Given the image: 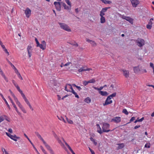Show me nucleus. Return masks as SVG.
<instances>
[{
  "label": "nucleus",
  "instance_id": "obj_14",
  "mask_svg": "<svg viewBox=\"0 0 154 154\" xmlns=\"http://www.w3.org/2000/svg\"><path fill=\"white\" fill-rule=\"evenodd\" d=\"M52 89L55 92H57L58 91H59V87L55 84H54L52 86Z\"/></svg>",
  "mask_w": 154,
  "mask_h": 154
},
{
  "label": "nucleus",
  "instance_id": "obj_21",
  "mask_svg": "<svg viewBox=\"0 0 154 154\" xmlns=\"http://www.w3.org/2000/svg\"><path fill=\"white\" fill-rule=\"evenodd\" d=\"M134 72L135 73H137L140 71V69L139 68V66H135L134 67L133 69Z\"/></svg>",
  "mask_w": 154,
  "mask_h": 154
},
{
  "label": "nucleus",
  "instance_id": "obj_35",
  "mask_svg": "<svg viewBox=\"0 0 154 154\" xmlns=\"http://www.w3.org/2000/svg\"><path fill=\"white\" fill-rule=\"evenodd\" d=\"M65 117H66V119L69 123L70 124H72L73 123V122L72 120L68 119L66 117V116H65Z\"/></svg>",
  "mask_w": 154,
  "mask_h": 154
},
{
  "label": "nucleus",
  "instance_id": "obj_47",
  "mask_svg": "<svg viewBox=\"0 0 154 154\" xmlns=\"http://www.w3.org/2000/svg\"><path fill=\"white\" fill-rule=\"evenodd\" d=\"M16 88H17L18 91H19V92L20 93L21 92H22V90H21L20 89L18 85H17V86H16Z\"/></svg>",
  "mask_w": 154,
  "mask_h": 154
},
{
  "label": "nucleus",
  "instance_id": "obj_22",
  "mask_svg": "<svg viewBox=\"0 0 154 154\" xmlns=\"http://www.w3.org/2000/svg\"><path fill=\"white\" fill-rule=\"evenodd\" d=\"M90 69H85V67H82L80 69H79L78 71L79 72H80L83 71H89Z\"/></svg>",
  "mask_w": 154,
  "mask_h": 154
},
{
  "label": "nucleus",
  "instance_id": "obj_3",
  "mask_svg": "<svg viewBox=\"0 0 154 154\" xmlns=\"http://www.w3.org/2000/svg\"><path fill=\"white\" fill-rule=\"evenodd\" d=\"M109 127V125L107 123H104L103 124L102 127L103 132H107L110 131V130L108 129Z\"/></svg>",
  "mask_w": 154,
  "mask_h": 154
},
{
  "label": "nucleus",
  "instance_id": "obj_6",
  "mask_svg": "<svg viewBox=\"0 0 154 154\" xmlns=\"http://www.w3.org/2000/svg\"><path fill=\"white\" fill-rule=\"evenodd\" d=\"M122 18L128 21L131 24H133V19L130 17L123 16Z\"/></svg>",
  "mask_w": 154,
  "mask_h": 154
},
{
  "label": "nucleus",
  "instance_id": "obj_62",
  "mask_svg": "<svg viewBox=\"0 0 154 154\" xmlns=\"http://www.w3.org/2000/svg\"><path fill=\"white\" fill-rule=\"evenodd\" d=\"M4 51L8 55L9 54V53L8 52L6 48L4 49Z\"/></svg>",
  "mask_w": 154,
  "mask_h": 154
},
{
  "label": "nucleus",
  "instance_id": "obj_16",
  "mask_svg": "<svg viewBox=\"0 0 154 154\" xmlns=\"http://www.w3.org/2000/svg\"><path fill=\"white\" fill-rule=\"evenodd\" d=\"M61 4L63 6L65 9L71 10V8L70 7V6L69 7L67 6L65 3L62 2H61Z\"/></svg>",
  "mask_w": 154,
  "mask_h": 154
},
{
  "label": "nucleus",
  "instance_id": "obj_32",
  "mask_svg": "<svg viewBox=\"0 0 154 154\" xmlns=\"http://www.w3.org/2000/svg\"><path fill=\"white\" fill-rule=\"evenodd\" d=\"M8 98L10 99V100L11 101V103H12L14 107L15 108H16L17 107L15 105V104L14 103V102L12 100L11 98V97L10 96L8 97Z\"/></svg>",
  "mask_w": 154,
  "mask_h": 154
},
{
  "label": "nucleus",
  "instance_id": "obj_15",
  "mask_svg": "<svg viewBox=\"0 0 154 154\" xmlns=\"http://www.w3.org/2000/svg\"><path fill=\"white\" fill-rule=\"evenodd\" d=\"M32 47L30 45H28L27 48V50L28 51V53L29 57L31 56V53L32 52Z\"/></svg>",
  "mask_w": 154,
  "mask_h": 154
},
{
  "label": "nucleus",
  "instance_id": "obj_56",
  "mask_svg": "<svg viewBox=\"0 0 154 154\" xmlns=\"http://www.w3.org/2000/svg\"><path fill=\"white\" fill-rule=\"evenodd\" d=\"M4 119L2 117H0V123L3 121Z\"/></svg>",
  "mask_w": 154,
  "mask_h": 154
},
{
  "label": "nucleus",
  "instance_id": "obj_27",
  "mask_svg": "<svg viewBox=\"0 0 154 154\" xmlns=\"http://www.w3.org/2000/svg\"><path fill=\"white\" fill-rule=\"evenodd\" d=\"M15 72L17 74L18 77H19V79H21V80H22L23 79L21 75L20 74L18 70H17V71H15Z\"/></svg>",
  "mask_w": 154,
  "mask_h": 154
},
{
  "label": "nucleus",
  "instance_id": "obj_60",
  "mask_svg": "<svg viewBox=\"0 0 154 154\" xmlns=\"http://www.w3.org/2000/svg\"><path fill=\"white\" fill-rule=\"evenodd\" d=\"M71 63L70 62H67V63H66L65 64H64V66H68Z\"/></svg>",
  "mask_w": 154,
  "mask_h": 154
},
{
  "label": "nucleus",
  "instance_id": "obj_58",
  "mask_svg": "<svg viewBox=\"0 0 154 154\" xmlns=\"http://www.w3.org/2000/svg\"><path fill=\"white\" fill-rule=\"evenodd\" d=\"M69 88L71 89V91L70 92H71L72 93L73 92H75L71 86H70Z\"/></svg>",
  "mask_w": 154,
  "mask_h": 154
},
{
  "label": "nucleus",
  "instance_id": "obj_11",
  "mask_svg": "<svg viewBox=\"0 0 154 154\" xmlns=\"http://www.w3.org/2000/svg\"><path fill=\"white\" fill-rule=\"evenodd\" d=\"M8 136L15 141H16L18 140H19L20 139V137L17 136L16 135H8Z\"/></svg>",
  "mask_w": 154,
  "mask_h": 154
},
{
  "label": "nucleus",
  "instance_id": "obj_63",
  "mask_svg": "<svg viewBox=\"0 0 154 154\" xmlns=\"http://www.w3.org/2000/svg\"><path fill=\"white\" fill-rule=\"evenodd\" d=\"M5 116V119L8 122H10V119L8 117H7V116Z\"/></svg>",
  "mask_w": 154,
  "mask_h": 154
},
{
  "label": "nucleus",
  "instance_id": "obj_9",
  "mask_svg": "<svg viewBox=\"0 0 154 154\" xmlns=\"http://www.w3.org/2000/svg\"><path fill=\"white\" fill-rule=\"evenodd\" d=\"M55 138L57 139V140L58 141V142L60 144L61 146L64 149L67 151L68 152V150L66 148V147L65 146L64 144L61 141L60 139L57 137H55Z\"/></svg>",
  "mask_w": 154,
  "mask_h": 154
},
{
  "label": "nucleus",
  "instance_id": "obj_55",
  "mask_svg": "<svg viewBox=\"0 0 154 154\" xmlns=\"http://www.w3.org/2000/svg\"><path fill=\"white\" fill-rule=\"evenodd\" d=\"M88 148L92 154H95L94 151L93 150H92V149L91 148H90L89 147Z\"/></svg>",
  "mask_w": 154,
  "mask_h": 154
},
{
  "label": "nucleus",
  "instance_id": "obj_28",
  "mask_svg": "<svg viewBox=\"0 0 154 154\" xmlns=\"http://www.w3.org/2000/svg\"><path fill=\"white\" fill-rule=\"evenodd\" d=\"M84 101L86 103H89L91 102V99L89 97H87L84 100Z\"/></svg>",
  "mask_w": 154,
  "mask_h": 154
},
{
  "label": "nucleus",
  "instance_id": "obj_8",
  "mask_svg": "<svg viewBox=\"0 0 154 154\" xmlns=\"http://www.w3.org/2000/svg\"><path fill=\"white\" fill-rule=\"evenodd\" d=\"M121 121V118L120 117H114L111 119V122H114L116 123H118L120 122Z\"/></svg>",
  "mask_w": 154,
  "mask_h": 154
},
{
  "label": "nucleus",
  "instance_id": "obj_23",
  "mask_svg": "<svg viewBox=\"0 0 154 154\" xmlns=\"http://www.w3.org/2000/svg\"><path fill=\"white\" fill-rule=\"evenodd\" d=\"M117 145L119 146L117 148L118 149H122L123 148L124 146V144L123 143H118L117 144Z\"/></svg>",
  "mask_w": 154,
  "mask_h": 154
},
{
  "label": "nucleus",
  "instance_id": "obj_52",
  "mask_svg": "<svg viewBox=\"0 0 154 154\" xmlns=\"http://www.w3.org/2000/svg\"><path fill=\"white\" fill-rule=\"evenodd\" d=\"M38 138L42 140V141L43 142V143H44V142H46L43 140V139L41 137V135H39Z\"/></svg>",
  "mask_w": 154,
  "mask_h": 154
},
{
  "label": "nucleus",
  "instance_id": "obj_1",
  "mask_svg": "<svg viewBox=\"0 0 154 154\" xmlns=\"http://www.w3.org/2000/svg\"><path fill=\"white\" fill-rule=\"evenodd\" d=\"M116 95V92L112 94L109 96L107 98L106 100H105L104 103H103V105L105 106L111 103L112 101V100H109V101H108V100H109L111 99L112 97H115Z\"/></svg>",
  "mask_w": 154,
  "mask_h": 154
},
{
  "label": "nucleus",
  "instance_id": "obj_50",
  "mask_svg": "<svg viewBox=\"0 0 154 154\" xmlns=\"http://www.w3.org/2000/svg\"><path fill=\"white\" fill-rule=\"evenodd\" d=\"M112 3V2L109 1H107L105 0V2H104V4H110Z\"/></svg>",
  "mask_w": 154,
  "mask_h": 154
},
{
  "label": "nucleus",
  "instance_id": "obj_7",
  "mask_svg": "<svg viewBox=\"0 0 154 154\" xmlns=\"http://www.w3.org/2000/svg\"><path fill=\"white\" fill-rule=\"evenodd\" d=\"M137 45L140 47H142L145 44V41L143 39H140L137 42Z\"/></svg>",
  "mask_w": 154,
  "mask_h": 154
},
{
  "label": "nucleus",
  "instance_id": "obj_41",
  "mask_svg": "<svg viewBox=\"0 0 154 154\" xmlns=\"http://www.w3.org/2000/svg\"><path fill=\"white\" fill-rule=\"evenodd\" d=\"M2 76L4 78L5 80L6 81V82H8V80L7 78L5 76V75L4 74H2Z\"/></svg>",
  "mask_w": 154,
  "mask_h": 154
},
{
  "label": "nucleus",
  "instance_id": "obj_5",
  "mask_svg": "<svg viewBox=\"0 0 154 154\" xmlns=\"http://www.w3.org/2000/svg\"><path fill=\"white\" fill-rule=\"evenodd\" d=\"M133 7H136L139 4L140 2L138 0H130Z\"/></svg>",
  "mask_w": 154,
  "mask_h": 154
},
{
  "label": "nucleus",
  "instance_id": "obj_57",
  "mask_svg": "<svg viewBox=\"0 0 154 154\" xmlns=\"http://www.w3.org/2000/svg\"><path fill=\"white\" fill-rule=\"evenodd\" d=\"M141 133L142 134H143L144 133L145 135H147V133L146 131H144L141 132Z\"/></svg>",
  "mask_w": 154,
  "mask_h": 154
},
{
  "label": "nucleus",
  "instance_id": "obj_29",
  "mask_svg": "<svg viewBox=\"0 0 154 154\" xmlns=\"http://www.w3.org/2000/svg\"><path fill=\"white\" fill-rule=\"evenodd\" d=\"M97 126L98 128H99V129H98L97 130L98 132L100 134H102V131L101 130V129L99 125V124H97Z\"/></svg>",
  "mask_w": 154,
  "mask_h": 154
},
{
  "label": "nucleus",
  "instance_id": "obj_25",
  "mask_svg": "<svg viewBox=\"0 0 154 154\" xmlns=\"http://www.w3.org/2000/svg\"><path fill=\"white\" fill-rule=\"evenodd\" d=\"M54 84H55V82L54 80H51L48 83L49 85L51 87H52V86Z\"/></svg>",
  "mask_w": 154,
  "mask_h": 154
},
{
  "label": "nucleus",
  "instance_id": "obj_18",
  "mask_svg": "<svg viewBox=\"0 0 154 154\" xmlns=\"http://www.w3.org/2000/svg\"><path fill=\"white\" fill-rule=\"evenodd\" d=\"M123 75L126 78L129 77V72L128 70H123Z\"/></svg>",
  "mask_w": 154,
  "mask_h": 154
},
{
  "label": "nucleus",
  "instance_id": "obj_12",
  "mask_svg": "<svg viewBox=\"0 0 154 154\" xmlns=\"http://www.w3.org/2000/svg\"><path fill=\"white\" fill-rule=\"evenodd\" d=\"M110 8V7H106L104 8H103L100 12V16H104L105 15L104 13L106 12L108 9H109Z\"/></svg>",
  "mask_w": 154,
  "mask_h": 154
},
{
  "label": "nucleus",
  "instance_id": "obj_64",
  "mask_svg": "<svg viewBox=\"0 0 154 154\" xmlns=\"http://www.w3.org/2000/svg\"><path fill=\"white\" fill-rule=\"evenodd\" d=\"M79 91H80L82 89L80 87L78 86H77L76 87Z\"/></svg>",
  "mask_w": 154,
  "mask_h": 154
},
{
  "label": "nucleus",
  "instance_id": "obj_4",
  "mask_svg": "<svg viewBox=\"0 0 154 154\" xmlns=\"http://www.w3.org/2000/svg\"><path fill=\"white\" fill-rule=\"evenodd\" d=\"M61 2H54V5L56 9L59 11H60L61 10Z\"/></svg>",
  "mask_w": 154,
  "mask_h": 154
},
{
  "label": "nucleus",
  "instance_id": "obj_53",
  "mask_svg": "<svg viewBox=\"0 0 154 154\" xmlns=\"http://www.w3.org/2000/svg\"><path fill=\"white\" fill-rule=\"evenodd\" d=\"M20 93L21 94V96H22V97H23V99H24V98H25L26 97L25 95H24V94L23 93V91H22V92H21Z\"/></svg>",
  "mask_w": 154,
  "mask_h": 154
},
{
  "label": "nucleus",
  "instance_id": "obj_45",
  "mask_svg": "<svg viewBox=\"0 0 154 154\" xmlns=\"http://www.w3.org/2000/svg\"><path fill=\"white\" fill-rule=\"evenodd\" d=\"M83 84L85 86H86L87 85L88 83V81H84L83 82Z\"/></svg>",
  "mask_w": 154,
  "mask_h": 154
},
{
  "label": "nucleus",
  "instance_id": "obj_48",
  "mask_svg": "<svg viewBox=\"0 0 154 154\" xmlns=\"http://www.w3.org/2000/svg\"><path fill=\"white\" fill-rule=\"evenodd\" d=\"M135 117H132L131 119H130V122H129V123H130V122H132V121H133L134 120H135Z\"/></svg>",
  "mask_w": 154,
  "mask_h": 154
},
{
  "label": "nucleus",
  "instance_id": "obj_34",
  "mask_svg": "<svg viewBox=\"0 0 154 154\" xmlns=\"http://www.w3.org/2000/svg\"><path fill=\"white\" fill-rule=\"evenodd\" d=\"M68 85L69 86H71V85L69 84H66V86L65 87V91H66L67 92H70V90H68L67 89V86Z\"/></svg>",
  "mask_w": 154,
  "mask_h": 154
},
{
  "label": "nucleus",
  "instance_id": "obj_37",
  "mask_svg": "<svg viewBox=\"0 0 154 154\" xmlns=\"http://www.w3.org/2000/svg\"><path fill=\"white\" fill-rule=\"evenodd\" d=\"M122 112L125 113V114L126 115H128V112L127 111V110L125 109H123L122 110Z\"/></svg>",
  "mask_w": 154,
  "mask_h": 154
},
{
  "label": "nucleus",
  "instance_id": "obj_26",
  "mask_svg": "<svg viewBox=\"0 0 154 154\" xmlns=\"http://www.w3.org/2000/svg\"><path fill=\"white\" fill-rule=\"evenodd\" d=\"M26 136V137H27L28 139V140H29V142H30V143H31V144H32V146H33V147L35 149V151H36V152L38 153H39L38 151H37V149H36V148L35 147V146H34V145H33V143L31 141V140H30V139L27 136V135H25Z\"/></svg>",
  "mask_w": 154,
  "mask_h": 154
},
{
  "label": "nucleus",
  "instance_id": "obj_59",
  "mask_svg": "<svg viewBox=\"0 0 154 154\" xmlns=\"http://www.w3.org/2000/svg\"><path fill=\"white\" fill-rule=\"evenodd\" d=\"M150 66L153 69L154 68V66L153 65V64L152 63H150Z\"/></svg>",
  "mask_w": 154,
  "mask_h": 154
},
{
  "label": "nucleus",
  "instance_id": "obj_17",
  "mask_svg": "<svg viewBox=\"0 0 154 154\" xmlns=\"http://www.w3.org/2000/svg\"><path fill=\"white\" fill-rule=\"evenodd\" d=\"M99 93L103 96H107L108 94L106 91H99Z\"/></svg>",
  "mask_w": 154,
  "mask_h": 154
},
{
  "label": "nucleus",
  "instance_id": "obj_39",
  "mask_svg": "<svg viewBox=\"0 0 154 154\" xmlns=\"http://www.w3.org/2000/svg\"><path fill=\"white\" fill-rule=\"evenodd\" d=\"M67 4L70 6V7L71 8V3L69 0H65Z\"/></svg>",
  "mask_w": 154,
  "mask_h": 154
},
{
  "label": "nucleus",
  "instance_id": "obj_49",
  "mask_svg": "<svg viewBox=\"0 0 154 154\" xmlns=\"http://www.w3.org/2000/svg\"><path fill=\"white\" fill-rule=\"evenodd\" d=\"M91 45H92L93 46H94L96 45V43L94 41H91V42L90 43Z\"/></svg>",
  "mask_w": 154,
  "mask_h": 154
},
{
  "label": "nucleus",
  "instance_id": "obj_20",
  "mask_svg": "<svg viewBox=\"0 0 154 154\" xmlns=\"http://www.w3.org/2000/svg\"><path fill=\"white\" fill-rule=\"evenodd\" d=\"M6 60L8 61V63L11 65V66L14 69L15 72L17 70V68L15 67V66L8 60V59L7 58H6Z\"/></svg>",
  "mask_w": 154,
  "mask_h": 154
},
{
  "label": "nucleus",
  "instance_id": "obj_31",
  "mask_svg": "<svg viewBox=\"0 0 154 154\" xmlns=\"http://www.w3.org/2000/svg\"><path fill=\"white\" fill-rule=\"evenodd\" d=\"M44 144L45 145V147H46L47 149L49 151L51 149L50 146L49 145H48L46 143V142H44Z\"/></svg>",
  "mask_w": 154,
  "mask_h": 154
},
{
  "label": "nucleus",
  "instance_id": "obj_46",
  "mask_svg": "<svg viewBox=\"0 0 154 154\" xmlns=\"http://www.w3.org/2000/svg\"><path fill=\"white\" fill-rule=\"evenodd\" d=\"M72 94H73L75 95V96L77 98H79V95L75 92H73Z\"/></svg>",
  "mask_w": 154,
  "mask_h": 154
},
{
  "label": "nucleus",
  "instance_id": "obj_42",
  "mask_svg": "<svg viewBox=\"0 0 154 154\" xmlns=\"http://www.w3.org/2000/svg\"><path fill=\"white\" fill-rule=\"evenodd\" d=\"M57 117H58V119L60 120L61 121H63L64 122H66V121L64 118L62 117V116H60V117H59L58 116H57Z\"/></svg>",
  "mask_w": 154,
  "mask_h": 154
},
{
  "label": "nucleus",
  "instance_id": "obj_44",
  "mask_svg": "<svg viewBox=\"0 0 154 154\" xmlns=\"http://www.w3.org/2000/svg\"><path fill=\"white\" fill-rule=\"evenodd\" d=\"M35 40L36 42V44H37V47H38L39 46V45H40V43H39L37 39L36 38H35Z\"/></svg>",
  "mask_w": 154,
  "mask_h": 154
},
{
  "label": "nucleus",
  "instance_id": "obj_30",
  "mask_svg": "<svg viewBox=\"0 0 154 154\" xmlns=\"http://www.w3.org/2000/svg\"><path fill=\"white\" fill-rule=\"evenodd\" d=\"M145 137V138L146 140L148 141H150L151 140L150 135H146Z\"/></svg>",
  "mask_w": 154,
  "mask_h": 154
},
{
  "label": "nucleus",
  "instance_id": "obj_40",
  "mask_svg": "<svg viewBox=\"0 0 154 154\" xmlns=\"http://www.w3.org/2000/svg\"><path fill=\"white\" fill-rule=\"evenodd\" d=\"M20 108L21 109L22 111L24 113H26V111L25 110L24 108L23 107V106H21L20 107Z\"/></svg>",
  "mask_w": 154,
  "mask_h": 154
},
{
  "label": "nucleus",
  "instance_id": "obj_33",
  "mask_svg": "<svg viewBox=\"0 0 154 154\" xmlns=\"http://www.w3.org/2000/svg\"><path fill=\"white\" fill-rule=\"evenodd\" d=\"M90 140H91L92 141L93 143L95 145H97V142H96L95 140L92 137H91L90 138Z\"/></svg>",
  "mask_w": 154,
  "mask_h": 154
},
{
  "label": "nucleus",
  "instance_id": "obj_38",
  "mask_svg": "<svg viewBox=\"0 0 154 154\" xmlns=\"http://www.w3.org/2000/svg\"><path fill=\"white\" fill-rule=\"evenodd\" d=\"M66 145L68 147V148L71 152H72V151H73V150L71 149V147L69 146L68 144L67 143H66Z\"/></svg>",
  "mask_w": 154,
  "mask_h": 154
},
{
  "label": "nucleus",
  "instance_id": "obj_54",
  "mask_svg": "<svg viewBox=\"0 0 154 154\" xmlns=\"http://www.w3.org/2000/svg\"><path fill=\"white\" fill-rule=\"evenodd\" d=\"M144 119V118L143 117L142 118L140 119H139V118H137V119L138 120V122H142Z\"/></svg>",
  "mask_w": 154,
  "mask_h": 154
},
{
  "label": "nucleus",
  "instance_id": "obj_2",
  "mask_svg": "<svg viewBox=\"0 0 154 154\" xmlns=\"http://www.w3.org/2000/svg\"><path fill=\"white\" fill-rule=\"evenodd\" d=\"M58 23L61 28L68 32H71V30L69 27L66 24L61 23Z\"/></svg>",
  "mask_w": 154,
  "mask_h": 154
},
{
  "label": "nucleus",
  "instance_id": "obj_24",
  "mask_svg": "<svg viewBox=\"0 0 154 154\" xmlns=\"http://www.w3.org/2000/svg\"><path fill=\"white\" fill-rule=\"evenodd\" d=\"M101 17L100 19V23H104L106 22L105 18L103 16H100Z\"/></svg>",
  "mask_w": 154,
  "mask_h": 154
},
{
  "label": "nucleus",
  "instance_id": "obj_10",
  "mask_svg": "<svg viewBox=\"0 0 154 154\" xmlns=\"http://www.w3.org/2000/svg\"><path fill=\"white\" fill-rule=\"evenodd\" d=\"M38 47L43 50L45 49L46 47V43L45 42V41H42V42L41 44H40Z\"/></svg>",
  "mask_w": 154,
  "mask_h": 154
},
{
  "label": "nucleus",
  "instance_id": "obj_61",
  "mask_svg": "<svg viewBox=\"0 0 154 154\" xmlns=\"http://www.w3.org/2000/svg\"><path fill=\"white\" fill-rule=\"evenodd\" d=\"M12 82L14 84V85L15 86V87H16V86H17V85L16 84L14 80H12Z\"/></svg>",
  "mask_w": 154,
  "mask_h": 154
},
{
  "label": "nucleus",
  "instance_id": "obj_36",
  "mask_svg": "<svg viewBox=\"0 0 154 154\" xmlns=\"http://www.w3.org/2000/svg\"><path fill=\"white\" fill-rule=\"evenodd\" d=\"M95 80L94 79H91L89 81H88V82L89 83H94L95 82Z\"/></svg>",
  "mask_w": 154,
  "mask_h": 154
},
{
  "label": "nucleus",
  "instance_id": "obj_13",
  "mask_svg": "<svg viewBox=\"0 0 154 154\" xmlns=\"http://www.w3.org/2000/svg\"><path fill=\"white\" fill-rule=\"evenodd\" d=\"M25 13L26 17H29L30 15L31 10L28 8H27L25 11Z\"/></svg>",
  "mask_w": 154,
  "mask_h": 154
},
{
  "label": "nucleus",
  "instance_id": "obj_19",
  "mask_svg": "<svg viewBox=\"0 0 154 154\" xmlns=\"http://www.w3.org/2000/svg\"><path fill=\"white\" fill-rule=\"evenodd\" d=\"M0 95L2 97V98L3 99V100L5 101V103L6 104V105H7V106L8 107V108H9V109H10L11 108H10V107L9 106V105L8 104V103L7 102V101L6 100V99L4 97L2 94H0Z\"/></svg>",
  "mask_w": 154,
  "mask_h": 154
},
{
  "label": "nucleus",
  "instance_id": "obj_51",
  "mask_svg": "<svg viewBox=\"0 0 154 154\" xmlns=\"http://www.w3.org/2000/svg\"><path fill=\"white\" fill-rule=\"evenodd\" d=\"M145 147L146 148H149L150 147V143H146L145 145Z\"/></svg>",
  "mask_w": 154,
  "mask_h": 154
},
{
  "label": "nucleus",
  "instance_id": "obj_43",
  "mask_svg": "<svg viewBox=\"0 0 154 154\" xmlns=\"http://www.w3.org/2000/svg\"><path fill=\"white\" fill-rule=\"evenodd\" d=\"M152 26V25L148 24L146 25V28L147 29H151Z\"/></svg>",
  "mask_w": 154,
  "mask_h": 154
}]
</instances>
